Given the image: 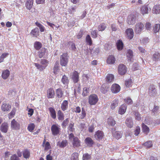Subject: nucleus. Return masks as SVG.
Returning <instances> with one entry per match:
<instances>
[{
	"instance_id": "nucleus-31",
	"label": "nucleus",
	"mask_w": 160,
	"mask_h": 160,
	"mask_svg": "<svg viewBox=\"0 0 160 160\" xmlns=\"http://www.w3.org/2000/svg\"><path fill=\"white\" fill-rule=\"evenodd\" d=\"M39 29L38 28H36L32 30L31 34L35 37H37L38 35Z\"/></svg>"
},
{
	"instance_id": "nucleus-3",
	"label": "nucleus",
	"mask_w": 160,
	"mask_h": 160,
	"mask_svg": "<svg viewBox=\"0 0 160 160\" xmlns=\"http://www.w3.org/2000/svg\"><path fill=\"white\" fill-rule=\"evenodd\" d=\"M144 25L141 22H138L136 24L135 31L136 33H140L144 28Z\"/></svg>"
},
{
	"instance_id": "nucleus-39",
	"label": "nucleus",
	"mask_w": 160,
	"mask_h": 160,
	"mask_svg": "<svg viewBox=\"0 0 160 160\" xmlns=\"http://www.w3.org/2000/svg\"><path fill=\"white\" fill-rule=\"evenodd\" d=\"M68 102L67 101L64 100L61 105V108L62 110L65 111L67 108Z\"/></svg>"
},
{
	"instance_id": "nucleus-38",
	"label": "nucleus",
	"mask_w": 160,
	"mask_h": 160,
	"mask_svg": "<svg viewBox=\"0 0 160 160\" xmlns=\"http://www.w3.org/2000/svg\"><path fill=\"white\" fill-rule=\"evenodd\" d=\"M49 110L52 117L54 119L55 118H56V113L55 110L53 108H49Z\"/></svg>"
},
{
	"instance_id": "nucleus-25",
	"label": "nucleus",
	"mask_w": 160,
	"mask_h": 160,
	"mask_svg": "<svg viewBox=\"0 0 160 160\" xmlns=\"http://www.w3.org/2000/svg\"><path fill=\"white\" fill-rule=\"evenodd\" d=\"M125 122L127 127L130 128H132V127L133 124L131 118H128L126 120Z\"/></svg>"
},
{
	"instance_id": "nucleus-13",
	"label": "nucleus",
	"mask_w": 160,
	"mask_h": 160,
	"mask_svg": "<svg viewBox=\"0 0 160 160\" xmlns=\"http://www.w3.org/2000/svg\"><path fill=\"white\" fill-rule=\"evenodd\" d=\"M85 142L87 145L89 147H91L94 143V142L92 139L89 137L86 138Z\"/></svg>"
},
{
	"instance_id": "nucleus-48",
	"label": "nucleus",
	"mask_w": 160,
	"mask_h": 160,
	"mask_svg": "<svg viewBox=\"0 0 160 160\" xmlns=\"http://www.w3.org/2000/svg\"><path fill=\"white\" fill-rule=\"evenodd\" d=\"M160 28V25L159 24H155L154 26L153 30L154 32L155 33H156L158 32Z\"/></svg>"
},
{
	"instance_id": "nucleus-62",
	"label": "nucleus",
	"mask_w": 160,
	"mask_h": 160,
	"mask_svg": "<svg viewBox=\"0 0 160 160\" xmlns=\"http://www.w3.org/2000/svg\"><path fill=\"white\" fill-rule=\"evenodd\" d=\"M88 88L87 87H84L83 88V91L82 93V95L84 96H86L87 95L88 93Z\"/></svg>"
},
{
	"instance_id": "nucleus-49",
	"label": "nucleus",
	"mask_w": 160,
	"mask_h": 160,
	"mask_svg": "<svg viewBox=\"0 0 160 160\" xmlns=\"http://www.w3.org/2000/svg\"><path fill=\"white\" fill-rule=\"evenodd\" d=\"M91 156L88 154L86 153L83 155V160H89L90 159Z\"/></svg>"
},
{
	"instance_id": "nucleus-52",
	"label": "nucleus",
	"mask_w": 160,
	"mask_h": 160,
	"mask_svg": "<svg viewBox=\"0 0 160 160\" xmlns=\"http://www.w3.org/2000/svg\"><path fill=\"white\" fill-rule=\"evenodd\" d=\"M58 65V64L56 63V65L54 66L53 68V72L55 74H57L59 70V68Z\"/></svg>"
},
{
	"instance_id": "nucleus-54",
	"label": "nucleus",
	"mask_w": 160,
	"mask_h": 160,
	"mask_svg": "<svg viewBox=\"0 0 160 160\" xmlns=\"http://www.w3.org/2000/svg\"><path fill=\"white\" fill-rule=\"evenodd\" d=\"M144 145L147 148H149L152 147V141H148L144 143Z\"/></svg>"
},
{
	"instance_id": "nucleus-9",
	"label": "nucleus",
	"mask_w": 160,
	"mask_h": 160,
	"mask_svg": "<svg viewBox=\"0 0 160 160\" xmlns=\"http://www.w3.org/2000/svg\"><path fill=\"white\" fill-rule=\"evenodd\" d=\"M11 128L14 129L18 130L19 129L20 125L14 119H13L11 123Z\"/></svg>"
},
{
	"instance_id": "nucleus-28",
	"label": "nucleus",
	"mask_w": 160,
	"mask_h": 160,
	"mask_svg": "<svg viewBox=\"0 0 160 160\" xmlns=\"http://www.w3.org/2000/svg\"><path fill=\"white\" fill-rule=\"evenodd\" d=\"M114 78V76L112 74H108L106 78V80L107 82H112Z\"/></svg>"
},
{
	"instance_id": "nucleus-27",
	"label": "nucleus",
	"mask_w": 160,
	"mask_h": 160,
	"mask_svg": "<svg viewBox=\"0 0 160 160\" xmlns=\"http://www.w3.org/2000/svg\"><path fill=\"white\" fill-rule=\"evenodd\" d=\"M122 133L119 131L115 132L113 133V136L117 139L120 138L122 136Z\"/></svg>"
},
{
	"instance_id": "nucleus-5",
	"label": "nucleus",
	"mask_w": 160,
	"mask_h": 160,
	"mask_svg": "<svg viewBox=\"0 0 160 160\" xmlns=\"http://www.w3.org/2000/svg\"><path fill=\"white\" fill-rule=\"evenodd\" d=\"M51 130L52 134L54 135H56L59 133L60 129L58 125L55 124L52 126L51 128Z\"/></svg>"
},
{
	"instance_id": "nucleus-30",
	"label": "nucleus",
	"mask_w": 160,
	"mask_h": 160,
	"mask_svg": "<svg viewBox=\"0 0 160 160\" xmlns=\"http://www.w3.org/2000/svg\"><path fill=\"white\" fill-rule=\"evenodd\" d=\"M142 128L143 132L146 134L148 133L149 132V128L144 123L142 124Z\"/></svg>"
},
{
	"instance_id": "nucleus-7",
	"label": "nucleus",
	"mask_w": 160,
	"mask_h": 160,
	"mask_svg": "<svg viewBox=\"0 0 160 160\" xmlns=\"http://www.w3.org/2000/svg\"><path fill=\"white\" fill-rule=\"evenodd\" d=\"M120 90V86L117 84H113L111 87V91L113 93L118 92Z\"/></svg>"
},
{
	"instance_id": "nucleus-1",
	"label": "nucleus",
	"mask_w": 160,
	"mask_h": 160,
	"mask_svg": "<svg viewBox=\"0 0 160 160\" xmlns=\"http://www.w3.org/2000/svg\"><path fill=\"white\" fill-rule=\"evenodd\" d=\"M98 100V96L95 94H92L89 97L88 102L91 105H94L97 103Z\"/></svg>"
},
{
	"instance_id": "nucleus-2",
	"label": "nucleus",
	"mask_w": 160,
	"mask_h": 160,
	"mask_svg": "<svg viewBox=\"0 0 160 160\" xmlns=\"http://www.w3.org/2000/svg\"><path fill=\"white\" fill-rule=\"evenodd\" d=\"M68 62V54L64 53L60 57V64L62 66H66Z\"/></svg>"
},
{
	"instance_id": "nucleus-50",
	"label": "nucleus",
	"mask_w": 160,
	"mask_h": 160,
	"mask_svg": "<svg viewBox=\"0 0 160 160\" xmlns=\"http://www.w3.org/2000/svg\"><path fill=\"white\" fill-rule=\"evenodd\" d=\"M78 154L77 153H73L72 155L71 160H78Z\"/></svg>"
},
{
	"instance_id": "nucleus-58",
	"label": "nucleus",
	"mask_w": 160,
	"mask_h": 160,
	"mask_svg": "<svg viewBox=\"0 0 160 160\" xmlns=\"http://www.w3.org/2000/svg\"><path fill=\"white\" fill-rule=\"evenodd\" d=\"M132 82L131 79H128L126 81L125 84L127 87H129L131 86Z\"/></svg>"
},
{
	"instance_id": "nucleus-6",
	"label": "nucleus",
	"mask_w": 160,
	"mask_h": 160,
	"mask_svg": "<svg viewBox=\"0 0 160 160\" xmlns=\"http://www.w3.org/2000/svg\"><path fill=\"white\" fill-rule=\"evenodd\" d=\"M39 57L41 58L42 57L45 58L47 56V50L44 48H42L38 52Z\"/></svg>"
},
{
	"instance_id": "nucleus-21",
	"label": "nucleus",
	"mask_w": 160,
	"mask_h": 160,
	"mask_svg": "<svg viewBox=\"0 0 160 160\" xmlns=\"http://www.w3.org/2000/svg\"><path fill=\"white\" fill-rule=\"evenodd\" d=\"M72 144L74 147H78L80 145V142L78 139L76 137L73 138Z\"/></svg>"
},
{
	"instance_id": "nucleus-33",
	"label": "nucleus",
	"mask_w": 160,
	"mask_h": 160,
	"mask_svg": "<svg viewBox=\"0 0 160 160\" xmlns=\"http://www.w3.org/2000/svg\"><path fill=\"white\" fill-rule=\"evenodd\" d=\"M42 46V43L36 41L34 43V48L37 50H38Z\"/></svg>"
},
{
	"instance_id": "nucleus-44",
	"label": "nucleus",
	"mask_w": 160,
	"mask_h": 160,
	"mask_svg": "<svg viewBox=\"0 0 160 160\" xmlns=\"http://www.w3.org/2000/svg\"><path fill=\"white\" fill-rule=\"evenodd\" d=\"M35 24L39 28L41 32H43L44 31L45 29V28L42 25L38 22H36L35 23Z\"/></svg>"
},
{
	"instance_id": "nucleus-36",
	"label": "nucleus",
	"mask_w": 160,
	"mask_h": 160,
	"mask_svg": "<svg viewBox=\"0 0 160 160\" xmlns=\"http://www.w3.org/2000/svg\"><path fill=\"white\" fill-rule=\"evenodd\" d=\"M68 144V142L66 140L62 141L61 142H58V145L60 147L63 148L66 147Z\"/></svg>"
},
{
	"instance_id": "nucleus-56",
	"label": "nucleus",
	"mask_w": 160,
	"mask_h": 160,
	"mask_svg": "<svg viewBox=\"0 0 160 160\" xmlns=\"http://www.w3.org/2000/svg\"><path fill=\"white\" fill-rule=\"evenodd\" d=\"M48 63V61L45 59H42L40 62V64L43 66H45V68L47 66Z\"/></svg>"
},
{
	"instance_id": "nucleus-10",
	"label": "nucleus",
	"mask_w": 160,
	"mask_h": 160,
	"mask_svg": "<svg viewBox=\"0 0 160 160\" xmlns=\"http://www.w3.org/2000/svg\"><path fill=\"white\" fill-rule=\"evenodd\" d=\"M72 78L74 83L77 82L79 80V73L75 71L73 72Z\"/></svg>"
},
{
	"instance_id": "nucleus-22",
	"label": "nucleus",
	"mask_w": 160,
	"mask_h": 160,
	"mask_svg": "<svg viewBox=\"0 0 160 160\" xmlns=\"http://www.w3.org/2000/svg\"><path fill=\"white\" fill-rule=\"evenodd\" d=\"M152 12L153 13L156 14L160 13V5H156L154 6Z\"/></svg>"
},
{
	"instance_id": "nucleus-18",
	"label": "nucleus",
	"mask_w": 160,
	"mask_h": 160,
	"mask_svg": "<svg viewBox=\"0 0 160 160\" xmlns=\"http://www.w3.org/2000/svg\"><path fill=\"white\" fill-rule=\"evenodd\" d=\"M149 93L150 95L154 96L155 95L156 89L154 85H151L149 88Z\"/></svg>"
},
{
	"instance_id": "nucleus-35",
	"label": "nucleus",
	"mask_w": 160,
	"mask_h": 160,
	"mask_svg": "<svg viewBox=\"0 0 160 160\" xmlns=\"http://www.w3.org/2000/svg\"><path fill=\"white\" fill-rule=\"evenodd\" d=\"M117 46L118 49V50H121L123 48V43L122 41L119 40L117 43Z\"/></svg>"
},
{
	"instance_id": "nucleus-34",
	"label": "nucleus",
	"mask_w": 160,
	"mask_h": 160,
	"mask_svg": "<svg viewBox=\"0 0 160 160\" xmlns=\"http://www.w3.org/2000/svg\"><path fill=\"white\" fill-rule=\"evenodd\" d=\"M23 155L24 158L27 159L29 158L30 155V152L27 149H25L23 152Z\"/></svg>"
},
{
	"instance_id": "nucleus-23",
	"label": "nucleus",
	"mask_w": 160,
	"mask_h": 160,
	"mask_svg": "<svg viewBox=\"0 0 160 160\" xmlns=\"http://www.w3.org/2000/svg\"><path fill=\"white\" fill-rule=\"evenodd\" d=\"M115 61V58L112 56L111 55L109 56L107 59V63L109 64H113Z\"/></svg>"
},
{
	"instance_id": "nucleus-46",
	"label": "nucleus",
	"mask_w": 160,
	"mask_h": 160,
	"mask_svg": "<svg viewBox=\"0 0 160 160\" xmlns=\"http://www.w3.org/2000/svg\"><path fill=\"white\" fill-rule=\"evenodd\" d=\"M160 58V54L158 52H155L153 55V59L154 61H157Z\"/></svg>"
},
{
	"instance_id": "nucleus-4",
	"label": "nucleus",
	"mask_w": 160,
	"mask_h": 160,
	"mask_svg": "<svg viewBox=\"0 0 160 160\" xmlns=\"http://www.w3.org/2000/svg\"><path fill=\"white\" fill-rule=\"evenodd\" d=\"M118 72L121 75L125 74L127 72V68L126 66L122 64H120L118 67Z\"/></svg>"
},
{
	"instance_id": "nucleus-63",
	"label": "nucleus",
	"mask_w": 160,
	"mask_h": 160,
	"mask_svg": "<svg viewBox=\"0 0 160 160\" xmlns=\"http://www.w3.org/2000/svg\"><path fill=\"white\" fill-rule=\"evenodd\" d=\"M138 64L136 63H134L133 64L132 69L133 70H136L138 69Z\"/></svg>"
},
{
	"instance_id": "nucleus-24",
	"label": "nucleus",
	"mask_w": 160,
	"mask_h": 160,
	"mask_svg": "<svg viewBox=\"0 0 160 160\" xmlns=\"http://www.w3.org/2000/svg\"><path fill=\"white\" fill-rule=\"evenodd\" d=\"M1 108L4 112L7 111L11 108V106L8 104L5 103L2 105Z\"/></svg>"
},
{
	"instance_id": "nucleus-53",
	"label": "nucleus",
	"mask_w": 160,
	"mask_h": 160,
	"mask_svg": "<svg viewBox=\"0 0 160 160\" xmlns=\"http://www.w3.org/2000/svg\"><path fill=\"white\" fill-rule=\"evenodd\" d=\"M127 56L128 57L130 58H132L133 56V53L132 51L131 50L129 49L127 51Z\"/></svg>"
},
{
	"instance_id": "nucleus-59",
	"label": "nucleus",
	"mask_w": 160,
	"mask_h": 160,
	"mask_svg": "<svg viewBox=\"0 0 160 160\" xmlns=\"http://www.w3.org/2000/svg\"><path fill=\"white\" fill-rule=\"evenodd\" d=\"M87 42L89 43V45H91L92 43L91 38L89 35H87L86 37Z\"/></svg>"
},
{
	"instance_id": "nucleus-32",
	"label": "nucleus",
	"mask_w": 160,
	"mask_h": 160,
	"mask_svg": "<svg viewBox=\"0 0 160 160\" xmlns=\"http://www.w3.org/2000/svg\"><path fill=\"white\" fill-rule=\"evenodd\" d=\"M33 0H28L26 3V6L27 8L30 10V9L33 5Z\"/></svg>"
},
{
	"instance_id": "nucleus-43",
	"label": "nucleus",
	"mask_w": 160,
	"mask_h": 160,
	"mask_svg": "<svg viewBox=\"0 0 160 160\" xmlns=\"http://www.w3.org/2000/svg\"><path fill=\"white\" fill-rule=\"evenodd\" d=\"M68 78L66 75H63L62 79V83L64 84H67L68 83Z\"/></svg>"
},
{
	"instance_id": "nucleus-55",
	"label": "nucleus",
	"mask_w": 160,
	"mask_h": 160,
	"mask_svg": "<svg viewBox=\"0 0 160 160\" xmlns=\"http://www.w3.org/2000/svg\"><path fill=\"white\" fill-rule=\"evenodd\" d=\"M35 128V125L33 123L30 124L28 127V129L29 131L32 132Z\"/></svg>"
},
{
	"instance_id": "nucleus-12",
	"label": "nucleus",
	"mask_w": 160,
	"mask_h": 160,
	"mask_svg": "<svg viewBox=\"0 0 160 160\" xmlns=\"http://www.w3.org/2000/svg\"><path fill=\"white\" fill-rule=\"evenodd\" d=\"M127 37L130 39H132L133 37V30L132 28H128L126 31Z\"/></svg>"
},
{
	"instance_id": "nucleus-19",
	"label": "nucleus",
	"mask_w": 160,
	"mask_h": 160,
	"mask_svg": "<svg viewBox=\"0 0 160 160\" xmlns=\"http://www.w3.org/2000/svg\"><path fill=\"white\" fill-rule=\"evenodd\" d=\"M10 75V71L7 69L3 71L2 74V77L4 79H6Z\"/></svg>"
},
{
	"instance_id": "nucleus-51",
	"label": "nucleus",
	"mask_w": 160,
	"mask_h": 160,
	"mask_svg": "<svg viewBox=\"0 0 160 160\" xmlns=\"http://www.w3.org/2000/svg\"><path fill=\"white\" fill-rule=\"evenodd\" d=\"M74 123H70L69 124V126L68 127V133L70 132H73L74 130Z\"/></svg>"
},
{
	"instance_id": "nucleus-47",
	"label": "nucleus",
	"mask_w": 160,
	"mask_h": 160,
	"mask_svg": "<svg viewBox=\"0 0 160 160\" xmlns=\"http://www.w3.org/2000/svg\"><path fill=\"white\" fill-rule=\"evenodd\" d=\"M99 49L98 48H97L94 50H91V54H92L93 56H94L98 53L99 52Z\"/></svg>"
},
{
	"instance_id": "nucleus-29",
	"label": "nucleus",
	"mask_w": 160,
	"mask_h": 160,
	"mask_svg": "<svg viewBox=\"0 0 160 160\" xmlns=\"http://www.w3.org/2000/svg\"><path fill=\"white\" fill-rule=\"evenodd\" d=\"M56 96L59 98H61L63 95V92L61 89L58 88L56 91Z\"/></svg>"
},
{
	"instance_id": "nucleus-57",
	"label": "nucleus",
	"mask_w": 160,
	"mask_h": 160,
	"mask_svg": "<svg viewBox=\"0 0 160 160\" xmlns=\"http://www.w3.org/2000/svg\"><path fill=\"white\" fill-rule=\"evenodd\" d=\"M149 39L148 38H144L141 40V42L145 44L149 42Z\"/></svg>"
},
{
	"instance_id": "nucleus-26",
	"label": "nucleus",
	"mask_w": 160,
	"mask_h": 160,
	"mask_svg": "<svg viewBox=\"0 0 160 160\" xmlns=\"http://www.w3.org/2000/svg\"><path fill=\"white\" fill-rule=\"evenodd\" d=\"M148 8L147 6H143L141 8V12L142 14L144 15L148 13Z\"/></svg>"
},
{
	"instance_id": "nucleus-11",
	"label": "nucleus",
	"mask_w": 160,
	"mask_h": 160,
	"mask_svg": "<svg viewBox=\"0 0 160 160\" xmlns=\"http://www.w3.org/2000/svg\"><path fill=\"white\" fill-rule=\"evenodd\" d=\"M103 132L99 130L94 135L95 138L97 140L102 139L103 138Z\"/></svg>"
},
{
	"instance_id": "nucleus-40",
	"label": "nucleus",
	"mask_w": 160,
	"mask_h": 160,
	"mask_svg": "<svg viewBox=\"0 0 160 160\" xmlns=\"http://www.w3.org/2000/svg\"><path fill=\"white\" fill-rule=\"evenodd\" d=\"M133 113L134 114L135 119L139 121L141 120V115L138 112L136 111H134Z\"/></svg>"
},
{
	"instance_id": "nucleus-20",
	"label": "nucleus",
	"mask_w": 160,
	"mask_h": 160,
	"mask_svg": "<svg viewBox=\"0 0 160 160\" xmlns=\"http://www.w3.org/2000/svg\"><path fill=\"white\" fill-rule=\"evenodd\" d=\"M127 106L126 105H122L120 108L118 110V113L120 114H124L126 111Z\"/></svg>"
},
{
	"instance_id": "nucleus-16",
	"label": "nucleus",
	"mask_w": 160,
	"mask_h": 160,
	"mask_svg": "<svg viewBox=\"0 0 160 160\" xmlns=\"http://www.w3.org/2000/svg\"><path fill=\"white\" fill-rule=\"evenodd\" d=\"M109 88V86L107 84H103L101 87L100 90L102 93H105L108 90Z\"/></svg>"
},
{
	"instance_id": "nucleus-14",
	"label": "nucleus",
	"mask_w": 160,
	"mask_h": 160,
	"mask_svg": "<svg viewBox=\"0 0 160 160\" xmlns=\"http://www.w3.org/2000/svg\"><path fill=\"white\" fill-rule=\"evenodd\" d=\"M8 124L7 123L4 122L2 124L0 127V130L2 132H6L8 130Z\"/></svg>"
},
{
	"instance_id": "nucleus-8",
	"label": "nucleus",
	"mask_w": 160,
	"mask_h": 160,
	"mask_svg": "<svg viewBox=\"0 0 160 160\" xmlns=\"http://www.w3.org/2000/svg\"><path fill=\"white\" fill-rule=\"evenodd\" d=\"M136 21L135 16L133 15H129L128 16L127 19L128 23L130 25L135 23Z\"/></svg>"
},
{
	"instance_id": "nucleus-41",
	"label": "nucleus",
	"mask_w": 160,
	"mask_h": 160,
	"mask_svg": "<svg viewBox=\"0 0 160 160\" xmlns=\"http://www.w3.org/2000/svg\"><path fill=\"white\" fill-rule=\"evenodd\" d=\"M108 122L109 124L112 126H113L116 124L115 121L112 117L109 118L108 120Z\"/></svg>"
},
{
	"instance_id": "nucleus-37",
	"label": "nucleus",
	"mask_w": 160,
	"mask_h": 160,
	"mask_svg": "<svg viewBox=\"0 0 160 160\" xmlns=\"http://www.w3.org/2000/svg\"><path fill=\"white\" fill-rule=\"evenodd\" d=\"M34 64L37 67V68L41 71L43 70L46 68L45 66H43V65L42 64L40 65L37 63H34Z\"/></svg>"
},
{
	"instance_id": "nucleus-45",
	"label": "nucleus",
	"mask_w": 160,
	"mask_h": 160,
	"mask_svg": "<svg viewBox=\"0 0 160 160\" xmlns=\"http://www.w3.org/2000/svg\"><path fill=\"white\" fill-rule=\"evenodd\" d=\"M106 26L105 24L101 23L98 26V29L99 31H102L106 28Z\"/></svg>"
},
{
	"instance_id": "nucleus-61",
	"label": "nucleus",
	"mask_w": 160,
	"mask_h": 160,
	"mask_svg": "<svg viewBox=\"0 0 160 160\" xmlns=\"http://www.w3.org/2000/svg\"><path fill=\"white\" fill-rule=\"evenodd\" d=\"M159 109V107L156 106H154V108L152 110V112L154 114L157 113Z\"/></svg>"
},
{
	"instance_id": "nucleus-17",
	"label": "nucleus",
	"mask_w": 160,
	"mask_h": 160,
	"mask_svg": "<svg viewBox=\"0 0 160 160\" xmlns=\"http://www.w3.org/2000/svg\"><path fill=\"white\" fill-rule=\"evenodd\" d=\"M119 103L118 99H116L113 100L111 103L110 108L112 110H114L117 107Z\"/></svg>"
},
{
	"instance_id": "nucleus-15",
	"label": "nucleus",
	"mask_w": 160,
	"mask_h": 160,
	"mask_svg": "<svg viewBox=\"0 0 160 160\" xmlns=\"http://www.w3.org/2000/svg\"><path fill=\"white\" fill-rule=\"evenodd\" d=\"M47 97L48 98H54L55 92L52 88H50L47 90Z\"/></svg>"
},
{
	"instance_id": "nucleus-60",
	"label": "nucleus",
	"mask_w": 160,
	"mask_h": 160,
	"mask_svg": "<svg viewBox=\"0 0 160 160\" xmlns=\"http://www.w3.org/2000/svg\"><path fill=\"white\" fill-rule=\"evenodd\" d=\"M151 118H150L149 117H147L144 120V122L146 124H150L151 123Z\"/></svg>"
},
{
	"instance_id": "nucleus-64",
	"label": "nucleus",
	"mask_w": 160,
	"mask_h": 160,
	"mask_svg": "<svg viewBox=\"0 0 160 160\" xmlns=\"http://www.w3.org/2000/svg\"><path fill=\"white\" fill-rule=\"evenodd\" d=\"M10 160H19V159L16 155L14 154L11 157Z\"/></svg>"
},
{
	"instance_id": "nucleus-42",
	"label": "nucleus",
	"mask_w": 160,
	"mask_h": 160,
	"mask_svg": "<svg viewBox=\"0 0 160 160\" xmlns=\"http://www.w3.org/2000/svg\"><path fill=\"white\" fill-rule=\"evenodd\" d=\"M58 117L59 120H62L64 119V115L61 110H59L58 113Z\"/></svg>"
}]
</instances>
